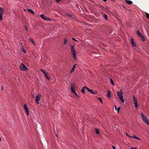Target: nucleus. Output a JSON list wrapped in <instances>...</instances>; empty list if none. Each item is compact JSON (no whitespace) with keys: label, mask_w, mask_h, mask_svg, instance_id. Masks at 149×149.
I'll return each instance as SVG.
<instances>
[{"label":"nucleus","mask_w":149,"mask_h":149,"mask_svg":"<svg viewBox=\"0 0 149 149\" xmlns=\"http://www.w3.org/2000/svg\"><path fill=\"white\" fill-rule=\"evenodd\" d=\"M117 96H118L120 101L124 103V100L123 99L122 90L120 89V91H117Z\"/></svg>","instance_id":"1"},{"label":"nucleus","mask_w":149,"mask_h":149,"mask_svg":"<svg viewBox=\"0 0 149 149\" xmlns=\"http://www.w3.org/2000/svg\"><path fill=\"white\" fill-rule=\"evenodd\" d=\"M140 114L141 116L142 121L146 124L149 125V121L148 120L147 118L142 113H141Z\"/></svg>","instance_id":"2"},{"label":"nucleus","mask_w":149,"mask_h":149,"mask_svg":"<svg viewBox=\"0 0 149 149\" xmlns=\"http://www.w3.org/2000/svg\"><path fill=\"white\" fill-rule=\"evenodd\" d=\"M71 51L72 53L74 58L75 60H76V52L73 46H71Z\"/></svg>","instance_id":"3"},{"label":"nucleus","mask_w":149,"mask_h":149,"mask_svg":"<svg viewBox=\"0 0 149 149\" xmlns=\"http://www.w3.org/2000/svg\"><path fill=\"white\" fill-rule=\"evenodd\" d=\"M19 68L21 70L23 71H26L27 70L26 67L22 63L20 65Z\"/></svg>","instance_id":"4"},{"label":"nucleus","mask_w":149,"mask_h":149,"mask_svg":"<svg viewBox=\"0 0 149 149\" xmlns=\"http://www.w3.org/2000/svg\"><path fill=\"white\" fill-rule=\"evenodd\" d=\"M4 10L3 8L0 7V20H2V15L3 14Z\"/></svg>","instance_id":"5"},{"label":"nucleus","mask_w":149,"mask_h":149,"mask_svg":"<svg viewBox=\"0 0 149 149\" xmlns=\"http://www.w3.org/2000/svg\"><path fill=\"white\" fill-rule=\"evenodd\" d=\"M41 95L38 94L36 97V102L38 104L39 103V101L40 100V98L41 97Z\"/></svg>","instance_id":"6"},{"label":"nucleus","mask_w":149,"mask_h":149,"mask_svg":"<svg viewBox=\"0 0 149 149\" xmlns=\"http://www.w3.org/2000/svg\"><path fill=\"white\" fill-rule=\"evenodd\" d=\"M130 41L133 47H134L136 46V44L135 42H134V40L132 38H131L130 40Z\"/></svg>","instance_id":"7"},{"label":"nucleus","mask_w":149,"mask_h":149,"mask_svg":"<svg viewBox=\"0 0 149 149\" xmlns=\"http://www.w3.org/2000/svg\"><path fill=\"white\" fill-rule=\"evenodd\" d=\"M75 88V86L74 85V84H72L71 85V90L72 92L74 93L75 92V91L74 90Z\"/></svg>","instance_id":"8"},{"label":"nucleus","mask_w":149,"mask_h":149,"mask_svg":"<svg viewBox=\"0 0 149 149\" xmlns=\"http://www.w3.org/2000/svg\"><path fill=\"white\" fill-rule=\"evenodd\" d=\"M40 17L43 19L46 20H51L48 17H46L44 16L43 15L41 14L40 15Z\"/></svg>","instance_id":"9"},{"label":"nucleus","mask_w":149,"mask_h":149,"mask_svg":"<svg viewBox=\"0 0 149 149\" xmlns=\"http://www.w3.org/2000/svg\"><path fill=\"white\" fill-rule=\"evenodd\" d=\"M89 92L93 94H96L97 92L95 91H93L92 89H90Z\"/></svg>","instance_id":"10"},{"label":"nucleus","mask_w":149,"mask_h":149,"mask_svg":"<svg viewBox=\"0 0 149 149\" xmlns=\"http://www.w3.org/2000/svg\"><path fill=\"white\" fill-rule=\"evenodd\" d=\"M125 1H126V3H128V4L129 5L131 4L132 3V2L130 0H125Z\"/></svg>","instance_id":"11"},{"label":"nucleus","mask_w":149,"mask_h":149,"mask_svg":"<svg viewBox=\"0 0 149 149\" xmlns=\"http://www.w3.org/2000/svg\"><path fill=\"white\" fill-rule=\"evenodd\" d=\"M133 100L134 102V103L137 102L136 99L134 96H133Z\"/></svg>","instance_id":"12"},{"label":"nucleus","mask_w":149,"mask_h":149,"mask_svg":"<svg viewBox=\"0 0 149 149\" xmlns=\"http://www.w3.org/2000/svg\"><path fill=\"white\" fill-rule=\"evenodd\" d=\"M76 66H75V65H74L72 67V68L71 69V70H70V73H72V72L74 71V69L75 68Z\"/></svg>","instance_id":"13"},{"label":"nucleus","mask_w":149,"mask_h":149,"mask_svg":"<svg viewBox=\"0 0 149 149\" xmlns=\"http://www.w3.org/2000/svg\"><path fill=\"white\" fill-rule=\"evenodd\" d=\"M107 97L110 98L111 97V93L110 91H108L107 94Z\"/></svg>","instance_id":"14"},{"label":"nucleus","mask_w":149,"mask_h":149,"mask_svg":"<svg viewBox=\"0 0 149 149\" xmlns=\"http://www.w3.org/2000/svg\"><path fill=\"white\" fill-rule=\"evenodd\" d=\"M45 74V77L46 78L47 80H49V79H50V78H49V77L48 76L47 73L46 72V73H45V74Z\"/></svg>","instance_id":"15"},{"label":"nucleus","mask_w":149,"mask_h":149,"mask_svg":"<svg viewBox=\"0 0 149 149\" xmlns=\"http://www.w3.org/2000/svg\"><path fill=\"white\" fill-rule=\"evenodd\" d=\"M27 11H28L30 13H31L32 14H34V11L31 9H28L27 10Z\"/></svg>","instance_id":"16"},{"label":"nucleus","mask_w":149,"mask_h":149,"mask_svg":"<svg viewBox=\"0 0 149 149\" xmlns=\"http://www.w3.org/2000/svg\"><path fill=\"white\" fill-rule=\"evenodd\" d=\"M136 33L139 36V37L141 36L142 35L139 31L138 30L137 31Z\"/></svg>","instance_id":"17"},{"label":"nucleus","mask_w":149,"mask_h":149,"mask_svg":"<svg viewBox=\"0 0 149 149\" xmlns=\"http://www.w3.org/2000/svg\"><path fill=\"white\" fill-rule=\"evenodd\" d=\"M67 43V40L66 39H65L64 40L63 44L64 45H66Z\"/></svg>","instance_id":"18"},{"label":"nucleus","mask_w":149,"mask_h":149,"mask_svg":"<svg viewBox=\"0 0 149 149\" xmlns=\"http://www.w3.org/2000/svg\"><path fill=\"white\" fill-rule=\"evenodd\" d=\"M25 111L26 112V113L27 114V116H28L29 115V110L28 109V108L25 109Z\"/></svg>","instance_id":"19"},{"label":"nucleus","mask_w":149,"mask_h":149,"mask_svg":"<svg viewBox=\"0 0 149 149\" xmlns=\"http://www.w3.org/2000/svg\"><path fill=\"white\" fill-rule=\"evenodd\" d=\"M85 89V88H84V86L82 87V89L81 90V91L82 92L84 93H85V92H84Z\"/></svg>","instance_id":"20"},{"label":"nucleus","mask_w":149,"mask_h":149,"mask_svg":"<svg viewBox=\"0 0 149 149\" xmlns=\"http://www.w3.org/2000/svg\"><path fill=\"white\" fill-rule=\"evenodd\" d=\"M21 50L24 53H26V50H25V49H23V48H21Z\"/></svg>","instance_id":"21"},{"label":"nucleus","mask_w":149,"mask_h":149,"mask_svg":"<svg viewBox=\"0 0 149 149\" xmlns=\"http://www.w3.org/2000/svg\"><path fill=\"white\" fill-rule=\"evenodd\" d=\"M110 83H111L112 85H114V84L113 81L111 78H110Z\"/></svg>","instance_id":"22"},{"label":"nucleus","mask_w":149,"mask_h":149,"mask_svg":"<svg viewBox=\"0 0 149 149\" xmlns=\"http://www.w3.org/2000/svg\"><path fill=\"white\" fill-rule=\"evenodd\" d=\"M140 37L141 38V40H142L143 41H145V39L144 38L142 35H141V36H140Z\"/></svg>","instance_id":"23"},{"label":"nucleus","mask_w":149,"mask_h":149,"mask_svg":"<svg viewBox=\"0 0 149 149\" xmlns=\"http://www.w3.org/2000/svg\"><path fill=\"white\" fill-rule=\"evenodd\" d=\"M40 70L41 72H42L44 74L46 73V72L45 71H44L43 69H40Z\"/></svg>","instance_id":"24"},{"label":"nucleus","mask_w":149,"mask_h":149,"mask_svg":"<svg viewBox=\"0 0 149 149\" xmlns=\"http://www.w3.org/2000/svg\"><path fill=\"white\" fill-rule=\"evenodd\" d=\"M146 15L147 18L148 19H149V14L147 13H146Z\"/></svg>","instance_id":"25"},{"label":"nucleus","mask_w":149,"mask_h":149,"mask_svg":"<svg viewBox=\"0 0 149 149\" xmlns=\"http://www.w3.org/2000/svg\"><path fill=\"white\" fill-rule=\"evenodd\" d=\"M103 17L106 20H107L108 17L107 15L106 14H104L103 15Z\"/></svg>","instance_id":"26"},{"label":"nucleus","mask_w":149,"mask_h":149,"mask_svg":"<svg viewBox=\"0 0 149 149\" xmlns=\"http://www.w3.org/2000/svg\"><path fill=\"white\" fill-rule=\"evenodd\" d=\"M84 88H85V89H86L88 92L89 91L90 89H89L86 86H84Z\"/></svg>","instance_id":"27"},{"label":"nucleus","mask_w":149,"mask_h":149,"mask_svg":"<svg viewBox=\"0 0 149 149\" xmlns=\"http://www.w3.org/2000/svg\"><path fill=\"white\" fill-rule=\"evenodd\" d=\"M126 135L129 137L133 138V136L129 135L127 133H126Z\"/></svg>","instance_id":"28"},{"label":"nucleus","mask_w":149,"mask_h":149,"mask_svg":"<svg viewBox=\"0 0 149 149\" xmlns=\"http://www.w3.org/2000/svg\"><path fill=\"white\" fill-rule=\"evenodd\" d=\"M98 100H100V102L101 103H102V99L101 98L99 97V98H98Z\"/></svg>","instance_id":"29"},{"label":"nucleus","mask_w":149,"mask_h":149,"mask_svg":"<svg viewBox=\"0 0 149 149\" xmlns=\"http://www.w3.org/2000/svg\"><path fill=\"white\" fill-rule=\"evenodd\" d=\"M95 131H96V133L97 134H99V131L98 130L96 129H95Z\"/></svg>","instance_id":"30"},{"label":"nucleus","mask_w":149,"mask_h":149,"mask_svg":"<svg viewBox=\"0 0 149 149\" xmlns=\"http://www.w3.org/2000/svg\"><path fill=\"white\" fill-rule=\"evenodd\" d=\"M120 109V107H118L117 108V112L118 113H119V111Z\"/></svg>","instance_id":"31"},{"label":"nucleus","mask_w":149,"mask_h":149,"mask_svg":"<svg viewBox=\"0 0 149 149\" xmlns=\"http://www.w3.org/2000/svg\"><path fill=\"white\" fill-rule=\"evenodd\" d=\"M135 104V106L136 108H137L138 107V103L137 102L134 103Z\"/></svg>","instance_id":"32"},{"label":"nucleus","mask_w":149,"mask_h":149,"mask_svg":"<svg viewBox=\"0 0 149 149\" xmlns=\"http://www.w3.org/2000/svg\"><path fill=\"white\" fill-rule=\"evenodd\" d=\"M24 27H25V30L26 31H28V29L27 26L26 25H25Z\"/></svg>","instance_id":"33"},{"label":"nucleus","mask_w":149,"mask_h":149,"mask_svg":"<svg viewBox=\"0 0 149 149\" xmlns=\"http://www.w3.org/2000/svg\"><path fill=\"white\" fill-rule=\"evenodd\" d=\"M24 109H26L27 108V106L26 105V104H24Z\"/></svg>","instance_id":"34"},{"label":"nucleus","mask_w":149,"mask_h":149,"mask_svg":"<svg viewBox=\"0 0 149 149\" xmlns=\"http://www.w3.org/2000/svg\"><path fill=\"white\" fill-rule=\"evenodd\" d=\"M33 44H34V45H35V42H34V41L33 40H31V41Z\"/></svg>","instance_id":"35"},{"label":"nucleus","mask_w":149,"mask_h":149,"mask_svg":"<svg viewBox=\"0 0 149 149\" xmlns=\"http://www.w3.org/2000/svg\"><path fill=\"white\" fill-rule=\"evenodd\" d=\"M74 93V94L77 97H79V96L77 95V94L75 93V92Z\"/></svg>","instance_id":"36"},{"label":"nucleus","mask_w":149,"mask_h":149,"mask_svg":"<svg viewBox=\"0 0 149 149\" xmlns=\"http://www.w3.org/2000/svg\"><path fill=\"white\" fill-rule=\"evenodd\" d=\"M133 138H134V139L137 138L136 137V136L134 134L133 135Z\"/></svg>","instance_id":"37"},{"label":"nucleus","mask_w":149,"mask_h":149,"mask_svg":"<svg viewBox=\"0 0 149 149\" xmlns=\"http://www.w3.org/2000/svg\"><path fill=\"white\" fill-rule=\"evenodd\" d=\"M72 40H74L75 41H77V40H76V39H75L74 38H72Z\"/></svg>","instance_id":"38"},{"label":"nucleus","mask_w":149,"mask_h":149,"mask_svg":"<svg viewBox=\"0 0 149 149\" xmlns=\"http://www.w3.org/2000/svg\"><path fill=\"white\" fill-rule=\"evenodd\" d=\"M112 146V147L113 148V149H116V147L113 146Z\"/></svg>","instance_id":"39"},{"label":"nucleus","mask_w":149,"mask_h":149,"mask_svg":"<svg viewBox=\"0 0 149 149\" xmlns=\"http://www.w3.org/2000/svg\"><path fill=\"white\" fill-rule=\"evenodd\" d=\"M130 149H136V147L134 148H131Z\"/></svg>","instance_id":"40"},{"label":"nucleus","mask_w":149,"mask_h":149,"mask_svg":"<svg viewBox=\"0 0 149 149\" xmlns=\"http://www.w3.org/2000/svg\"><path fill=\"white\" fill-rule=\"evenodd\" d=\"M60 0H56V1L57 2H58L60 1Z\"/></svg>","instance_id":"41"},{"label":"nucleus","mask_w":149,"mask_h":149,"mask_svg":"<svg viewBox=\"0 0 149 149\" xmlns=\"http://www.w3.org/2000/svg\"><path fill=\"white\" fill-rule=\"evenodd\" d=\"M1 90H2V91L3 90V87H2H2H1Z\"/></svg>","instance_id":"42"},{"label":"nucleus","mask_w":149,"mask_h":149,"mask_svg":"<svg viewBox=\"0 0 149 149\" xmlns=\"http://www.w3.org/2000/svg\"><path fill=\"white\" fill-rule=\"evenodd\" d=\"M114 106H115V109L116 110V109H117V108H116V105H115Z\"/></svg>","instance_id":"43"},{"label":"nucleus","mask_w":149,"mask_h":149,"mask_svg":"<svg viewBox=\"0 0 149 149\" xmlns=\"http://www.w3.org/2000/svg\"><path fill=\"white\" fill-rule=\"evenodd\" d=\"M136 138H136V139H140V138H138V137H136Z\"/></svg>","instance_id":"44"},{"label":"nucleus","mask_w":149,"mask_h":149,"mask_svg":"<svg viewBox=\"0 0 149 149\" xmlns=\"http://www.w3.org/2000/svg\"><path fill=\"white\" fill-rule=\"evenodd\" d=\"M31 41V40H32L31 38H29V39Z\"/></svg>","instance_id":"45"},{"label":"nucleus","mask_w":149,"mask_h":149,"mask_svg":"<svg viewBox=\"0 0 149 149\" xmlns=\"http://www.w3.org/2000/svg\"><path fill=\"white\" fill-rule=\"evenodd\" d=\"M32 96L33 97H34V96L32 94Z\"/></svg>","instance_id":"46"},{"label":"nucleus","mask_w":149,"mask_h":149,"mask_svg":"<svg viewBox=\"0 0 149 149\" xmlns=\"http://www.w3.org/2000/svg\"><path fill=\"white\" fill-rule=\"evenodd\" d=\"M103 0L105 2H106L107 1V0Z\"/></svg>","instance_id":"47"},{"label":"nucleus","mask_w":149,"mask_h":149,"mask_svg":"<svg viewBox=\"0 0 149 149\" xmlns=\"http://www.w3.org/2000/svg\"><path fill=\"white\" fill-rule=\"evenodd\" d=\"M56 137H58V136L56 134Z\"/></svg>","instance_id":"48"}]
</instances>
